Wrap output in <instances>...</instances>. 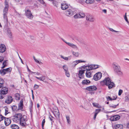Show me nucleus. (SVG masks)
I'll list each match as a JSON object with an SVG mask.
<instances>
[{
	"mask_svg": "<svg viewBox=\"0 0 129 129\" xmlns=\"http://www.w3.org/2000/svg\"><path fill=\"white\" fill-rule=\"evenodd\" d=\"M100 83L102 86L106 85L108 86V88L109 89L115 86L114 83L112 82L110 78L108 77L105 78L103 80L101 81Z\"/></svg>",
	"mask_w": 129,
	"mask_h": 129,
	"instance_id": "f257e3e1",
	"label": "nucleus"
},
{
	"mask_svg": "<svg viewBox=\"0 0 129 129\" xmlns=\"http://www.w3.org/2000/svg\"><path fill=\"white\" fill-rule=\"evenodd\" d=\"M8 0H5V7L3 10V16L4 21L5 22L7 23L8 22L7 17L8 12L9 8L8 3L7 1Z\"/></svg>",
	"mask_w": 129,
	"mask_h": 129,
	"instance_id": "f03ea898",
	"label": "nucleus"
},
{
	"mask_svg": "<svg viewBox=\"0 0 129 129\" xmlns=\"http://www.w3.org/2000/svg\"><path fill=\"white\" fill-rule=\"evenodd\" d=\"M113 66L114 72L116 74L119 76H121L123 75V73L119 65L116 63H114Z\"/></svg>",
	"mask_w": 129,
	"mask_h": 129,
	"instance_id": "7ed1b4c3",
	"label": "nucleus"
},
{
	"mask_svg": "<svg viewBox=\"0 0 129 129\" xmlns=\"http://www.w3.org/2000/svg\"><path fill=\"white\" fill-rule=\"evenodd\" d=\"M25 15L26 17L30 19H32L34 17L31 11L28 7H26L25 9Z\"/></svg>",
	"mask_w": 129,
	"mask_h": 129,
	"instance_id": "20e7f679",
	"label": "nucleus"
},
{
	"mask_svg": "<svg viewBox=\"0 0 129 129\" xmlns=\"http://www.w3.org/2000/svg\"><path fill=\"white\" fill-rule=\"evenodd\" d=\"M26 116L24 115L21 117L19 120L20 124L21 125L24 126L27 124L26 122L27 119Z\"/></svg>",
	"mask_w": 129,
	"mask_h": 129,
	"instance_id": "39448f33",
	"label": "nucleus"
},
{
	"mask_svg": "<svg viewBox=\"0 0 129 129\" xmlns=\"http://www.w3.org/2000/svg\"><path fill=\"white\" fill-rule=\"evenodd\" d=\"M75 13V9L70 7L67 10L65 11V14L67 16H70L73 15Z\"/></svg>",
	"mask_w": 129,
	"mask_h": 129,
	"instance_id": "423d86ee",
	"label": "nucleus"
},
{
	"mask_svg": "<svg viewBox=\"0 0 129 129\" xmlns=\"http://www.w3.org/2000/svg\"><path fill=\"white\" fill-rule=\"evenodd\" d=\"M53 113L55 117L58 120L60 124H61V123L60 121V116L59 110L58 109L55 110H54Z\"/></svg>",
	"mask_w": 129,
	"mask_h": 129,
	"instance_id": "0eeeda50",
	"label": "nucleus"
},
{
	"mask_svg": "<svg viewBox=\"0 0 129 129\" xmlns=\"http://www.w3.org/2000/svg\"><path fill=\"white\" fill-rule=\"evenodd\" d=\"M22 116V115L21 114L18 113L15 114L14 116L12 118L13 121L15 122H17L19 121L21 117Z\"/></svg>",
	"mask_w": 129,
	"mask_h": 129,
	"instance_id": "6e6552de",
	"label": "nucleus"
},
{
	"mask_svg": "<svg viewBox=\"0 0 129 129\" xmlns=\"http://www.w3.org/2000/svg\"><path fill=\"white\" fill-rule=\"evenodd\" d=\"M102 76V73L98 72L96 73L93 76V79L95 81H98L100 79Z\"/></svg>",
	"mask_w": 129,
	"mask_h": 129,
	"instance_id": "1a4fd4ad",
	"label": "nucleus"
},
{
	"mask_svg": "<svg viewBox=\"0 0 129 129\" xmlns=\"http://www.w3.org/2000/svg\"><path fill=\"white\" fill-rule=\"evenodd\" d=\"M63 41L69 46L71 47L72 48L76 50L78 49V48L76 45H75L72 43L67 42L64 40H63Z\"/></svg>",
	"mask_w": 129,
	"mask_h": 129,
	"instance_id": "9d476101",
	"label": "nucleus"
},
{
	"mask_svg": "<svg viewBox=\"0 0 129 129\" xmlns=\"http://www.w3.org/2000/svg\"><path fill=\"white\" fill-rule=\"evenodd\" d=\"M120 118L119 116L117 115H115L112 116L110 118V120L112 121H115L118 120Z\"/></svg>",
	"mask_w": 129,
	"mask_h": 129,
	"instance_id": "9b49d317",
	"label": "nucleus"
},
{
	"mask_svg": "<svg viewBox=\"0 0 129 129\" xmlns=\"http://www.w3.org/2000/svg\"><path fill=\"white\" fill-rule=\"evenodd\" d=\"M8 91V89L6 87H2L1 90V92L3 94H7Z\"/></svg>",
	"mask_w": 129,
	"mask_h": 129,
	"instance_id": "f8f14e48",
	"label": "nucleus"
},
{
	"mask_svg": "<svg viewBox=\"0 0 129 129\" xmlns=\"http://www.w3.org/2000/svg\"><path fill=\"white\" fill-rule=\"evenodd\" d=\"M97 88L94 85L88 87L86 88V89L88 91H93L96 90Z\"/></svg>",
	"mask_w": 129,
	"mask_h": 129,
	"instance_id": "ddd939ff",
	"label": "nucleus"
},
{
	"mask_svg": "<svg viewBox=\"0 0 129 129\" xmlns=\"http://www.w3.org/2000/svg\"><path fill=\"white\" fill-rule=\"evenodd\" d=\"M85 71V70H79L78 76L79 77L80 79L83 78H84L83 74Z\"/></svg>",
	"mask_w": 129,
	"mask_h": 129,
	"instance_id": "4468645a",
	"label": "nucleus"
},
{
	"mask_svg": "<svg viewBox=\"0 0 129 129\" xmlns=\"http://www.w3.org/2000/svg\"><path fill=\"white\" fill-rule=\"evenodd\" d=\"M86 20L90 22H93L94 19L92 16L90 15H87L86 17Z\"/></svg>",
	"mask_w": 129,
	"mask_h": 129,
	"instance_id": "2eb2a0df",
	"label": "nucleus"
},
{
	"mask_svg": "<svg viewBox=\"0 0 129 129\" xmlns=\"http://www.w3.org/2000/svg\"><path fill=\"white\" fill-rule=\"evenodd\" d=\"M6 49V46L4 44H2L0 45V52L3 53L5 52Z\"/></svg>",
	"mask_w": 129,
	"mask_h": 129,
	"instance_id": "dca6fc26",
	"label": "nucleus"
},
{
	"mask_svg": "<svg viewBox=\"0 0 129 129\" xmlns=\"http://www.w3.org/2000/svg\"><path fill=\"white\" fill-rule=\"evenodd\" d=\"M5 123L6 126H8L11 123V120L9 118H6L5 120Z\"/></svg>",
	"mask_w": 129,
	"mask_h": 129,
	"instance_id": "f3484780",
	"label": "nucleus"
},
{
	"mask_svg": "<svg viewBox=\"0 0 129 129\" xmlns=\"http://www.w3.org/2000/svg\"><path fill=\"white\" fill-rule=\"evenodd\" d=\"M23 106V101L22 100L20 101V103L18 104V110H22Z\"/></svg>",
	"mask_w": 129,
	"mask_h": 129,
	"instance_id": "a211bd4d",
	"label": "nucleus"
},
{
	"mask_svg": "<svg viewBox=\"0 0 129 129\" xmlns=\"http://www.w3.org/2000/svg\"><path fill=\"white\" fill-rule=\"evenodd\" d=\"M61 9L63 10H66L67 8H69V7L67 4L63 3L61 4Z\"/></svg>",
	"mask_w": 129,
	"mask_h": 129,
	"instance_id": "6ab92c4d",
	"label": "nucleus"
},
{
	"mask_svg": "<svg viewBox=\"0 0 129 129\" xmlns=\"http://www.w3.org/2000/svg\"><path fill=\"white\" fill-rule=\"evenodd\" d=\"M13 98L11 96H9L7 100L5 101V103L8 104H10L13 101Z\"/></svg>",
	"mask_w": 129,
	"mask_h": 129,
	"instance_id": "aec40b11",
	"label": "nucleus"
},
{
	"mask_svg": "<svg viewBox=\"0 0 129 129\" xmlns=\"http://www.w3.org/2000/svg\"><path fill=\"white\" fill-rule=\"evenodd\" d=\"M92 72V71H90L89 70L86 71L85 74L86 77L88 78L91 77Z\"/></svg>",
	"mask_w": 129,
	"mask_h": 129,
	"instance_id": "412c9836",
	"label": "nucleus"
},
{
	"mask_svg": "<svg viewBox=\"0 0 129 129\" xmlns=\"http://www.w3.org/2000/svg\"><path fill=\"white\" fill-rule=\"evenodd\" d=\"M84 68L86 71L89 70L90 71H92L91 70H93L92 64L85 66Z\"/></svg>",
	"mask_w": 129,
	"mask_h": 129,
	"instance_id": "4be33fe9",
	"label": "nucleus"
},
{
	"mask_svg": "<svg viewBox=\"0 0 129 129\" xmlns=\"http://www.w3.org/2000/svg\"><path fill=\"white\" fill-rule=\"evenodd\" d=\"M83 62H85V61H82L81 60H77L73 62L72 64L73 65L75 66L79 63Z\"/></svg>",
	"mask_w": 129,
	"mask_h": 129,
	"instance_id": "5701e85b",
	"label": "nucleus"
},
{
	"mask_svg": "<svg viewBox=\"0 0 129 129\" xmlns=\"http://www.w3.org/2000/svg\"><path fill=\"white\" fill-rule=\"evenodd\" d=\"M90 81L88 80H85L82 81L81 83L82 85H87L90 83Z\"/></svg>",
	"mask_w": 129,
	"mask_h": 129,
	"instance_id": "b1692460",
	"label": "nucleus"
},
{
	"mask_svg": "<svg viewBox=\"0 0 129 129\" xmlns=\"http://www.w3.org/2000/svg\"><path fill=\"white\" fill-rule=\"evenodd\" d=\"M77 40L81 44L83 45L85 44V42L82 38H78L77 39Z\"/></svg>",
	"mask_w": 129,
	"mask_h": 129,
	"instance_id": "393cba45",
	"label": "nucleus"
},
{
	"mask_svg": "<svg viewBox=\"0 0 129 129\" xmlns=\"http://www.w3.org/2000/svg\"><path fill=\"white\" fill-rule=\"evenodd\" d=\"M114 127L115 129H122L123 126L121 124H117Z\"/></svg>",
	"mask_w": 129,
	"mask_h": 129,
	"instance_id": "a878e982",
	"label": "nucleus"
},
{
	"mask_svg": "<svg viewBox=\"0 0 129 129\" xmlns=\"http://www.w3.org/2000/svg\"><path fill=\"white\" fill-rule=\"evenodd\" d=\"M11 109L13 112H16L18 111L17 106L15 105H13L11 107Z\"/></svg>",
	"mask_w": 129,
	"mask_h": 129,
	"instance_id": "bb28decb",
	"label": "nucleus"
},
{
	"mask_svg": "<svg viewBox=\"0 0 129 129\" xmlns=\"http://www.w3.org/2000/svg\"><path fill=\"white\" fill-rule=\"evenodd\" d=\"M11 128L12 129H18L19 127L16 124H13L11 125Z\"/></svg>",
	"mask_w": 129,
	"mask_h": 129,
	"instance_id": "cd10ccee",
	"label": "nucleus"
},
{
	"mask_svg": "<svg viewBox=\"0 0 129 129\" xmlns=\"http://www.w3.org/2000/svg\"><path fill=\"white\" fill-rule=\"evenodd\" d=\"M117 96H115L114 97V98H111L110 97V96H108L106 97L107 99V101H112L113 100H114L117 98Z\"/></svg>",
	"mask_w": 129,
	"mask_h": 129,
	"instance_id": "c85d7f7f",
	"label": "nucleus"
},
{
	"mask_svg": "<svg viewBox=\"0 0 129 129\" xmlns=\"http://www.w3.org/2000/svg\"><path fill=\"white\" fill-rule=\"evenodd\" d=\"M8 35L10 38H11L12 37V34L11 32L10 29L8 28L7 30Z\"/></svg>",
	"mask_w": 129,
	"mask_h": 129,
	"instance_id": "c756f323",
	"label": "nucleus"
},
{
	"mask_svg": "<svg viewBox=\"0 0 129 129\" xmlns=\"http://www.w3.org/2000/svg\"><path fill=\"white\" fill-rule=\"evenodd\" d=\"M4 82V80L3 79L0 78V88L3 86Z\"/></svg>",
	"mask_w": 129,
	"mask_h": 129,
	"instance_id": "7c9ffc66",
	"label": "nucleus"
},
{
	"mask_svg": "<svg viewBox=\"0 0 129 129\" xmlns=\"http://www.w3.org/2000/svg\"><path fill=\"white\" fill-rule=\"evenodd\" d=\"M60 57L61 58H62L63 59L67 60H70L71 59V57L70 56L67 57H64L62 55H61Z\"/></svg>",
	"mask_w": 129,
	"mask_h": 129,
	"instance_id": "2f4dec72",
	"label": "nucleus"
},
{
	"mask_svg": "<svg viewBox=\"0 0 129 129\" xmlns=\"http://www.w3.org/2000/svg\"><path fill=\"white\" fill-rule=\"evenodd\" d=\"M94 2V0H86L85 2L87 4H91L93 3Z\"/></svg>",
	"mask_w": 129,
	"mask_h": 129,
	"instance_id": "473e14b6",
	"label": "nucleus"
},
{
	"mask_svg": "<svg viewBox=\"0 0 129 129\" xmlns=\"http://www.w3.org/2000/svg\"><path fill=\"white\" fill-rule=\"evenodd\" d=\"M92 69H96L99 67L100 66L98 65L92 64Z\"/></svg>",
	"mask_w": 129,
	"mask_h": 129,
	"instance_id": "72a5a7b5",
	"label": "nucleus"
},
{
	"mask_svg": "<svg viewBox=\"0 0 129 129\" xmlns=\"http://www.w3.org/2000/svg\"><path fill=\"white\" fill-rule=\"evenodd\" d=\"M80 16V18H84L85 16V15L84 13L82 12H80L79 13Z\"/></svg>",
	"mask_w": 129,
	"mask_h": 129,
	"instance_id": "f704fd0d",
	"label": "nucleus"
},
{
	"mask_svg": "<svg viewBox=\"0 0 129 129\" xmlns=\"http://www.w3.org/2000/svg\"><path fill=\"white\" fill-rule=\"evenodd\" d=\"M6 72V71L5 70V69H3V70H0V73L2 75H4L5 74Z\"/></svg>",
	"mask_w": 129,
	"mask_h": 129,
	"instance_id": "c9c22d12",
	"label": "nucleus"
},
{
	"mask_svg": "<svg viewBox=\"0 0 129 129\" xmlns=\"http://www.w3.org/2000/svg\"><path fill=\"white\" fill-rule=\"evenodd\" d=\"M7 60H5L3 62L2 64L3 66L1 68L3 69L5 68L7 66Z\"/></svg>",
	"mask_w": 129,
	"mask_h": 129,
	"instance_id": "e433bc0d",
	"label": "nucleus"
},
{
	"mask_svg": "<svg viewBox=\"0 0 129 129\" xmlns=\"http://www.w3.org/2000/svg\"><path fill=\"white\" fill-rule=\"evenodd\" d=\"M62 68L64 69L65 72L68 70V67L66 65H64L62 67Z\"/></svg>",
	"mask_w": 129,
	"mask_h": 129,
	"instance_id": "4c0bfd02",
	"label": "nucleus"
},
{
	"mask_svg": "<svg viewBox=\"0 0 129 129\" xmlns=\"http://www.w3.org/2000/svg\"><path fill=\"white\" fill-rule=\"evenodd\" d=\"M16 99L17 100H19L20 98V95L18 93H16L15 94Z\"/></svg>",
	"mask_w": 129,
	"mask_h": 129,
	"instance_id": "58836bf2",
	"label": "nucleus"
},
{
	"mask_svg": "<svg viewBox=\"0 0 129 129\" xmlns=\"http://www.w3.org/2000/svg\"><path fill=\"white\" fill-rule=\"evenodd\" d=\"M118 105V104H117V105H114L113 104H110L109 105V106L110 107H112L113 108H116L117 106Z\"/></svg>",
	"mask_w": 129,
	"mask_h": 129,
	"instance_id": "ea45409f",
	"label": "nucleus"
},
{
	"mask_svg": "<svg viewBox=\"0 0 129 129\" xmlns=\"http://www.w3.org/2000/svg\"><path fill=\"white\" fill-rule=\"evenodd\" d=\"M66 118L67 120V122L69 124L70 123V117L69 116H66Z\"/></svg>",
	"mask_w": 129,
	"mask_h": 129,
	"instance_id": "a19ab883",
	"label": "nucleus"
},
{
	"mask_svg": "<svg viewBox=\"0 0 129 129\" xmlns=\"http://www.w3.org/2000/svg\"><path fill=\"white\" fill-rule=\"evenodd\" d=\"M38 79H39L40 80L44 81V80L45 79V77L43 76L41 77H39V78H38Z\"/></svg>",
	"mask_w": 129,
	"mask_h": 129,
	"instance_id": "79ce46f5",
	"label": "nucleus"
},
{
	"mask_svg": "<svg viewBox=\"0 0 129 129\" xmlns=\"http://www.w3.org/2000/svg\"><path fill=\"white\" fill-rule=\"evenodd\" d=\"M73 54L76 57H78L79 56V54L78 52H72Z\"/></svg>",
	"mask_w": 129,
	"mask_h": 129,
	"instance_id": "37998d69",
	"label": "nucleus"
},
{
	"mask_svg": "<svg viewBox=\"0 0 129 129\" xmlns=\"http://www.w3.org/2000/svg\"><path fill=\"white\" fill-rule=\"evenodd\" d=\"M129 101V94L127 95L125 98V101L128 102Z\"/></svg>",
	"mask_w": 129,
	"mask_h": 129,
	"instance_id": "c03bdc74",
	"label": "nucleus"
},
{
	"mask_svg": "<svg viewBox=\"0 0 129 129\" xmlns=\"http://www.w3.org/2000/svg\"><path fill=\"white\" fill-rule=\"evenodd\" d=\"M80 16L79 13H77L74 16V18H79Z\"/></svg>",
	"mask_w": 129,
	"mask_h": 129,
	"instance_id": "a18cd8bd",
	"label": "nucleus"
},
{
	"mask_svg": "<svg viewBox=\"0 0 129 129\" xmlns=\"http://www.w3.org/2000/svg\"><path fill=\"white\" fill-rule=\"evenodd\" d=\"M6 72H10L12 70V68H8L6 69H5Z\"/></svg>",
	"mask_w": 129,
	"mask_h": 129,
	"instance_id": "49530a36",
	"label": "nucleus"
},
{
	"mask_svg": "<svg viewBox=\"0 0 129 129\" xmlns=\"http://www.w3.org/2000/svg\"><path fill=\"white\" fill-rule=\"evenodd\" d=\"M65 72L66 76L67 77H69L70 76V74L68 70L67 71V72L66 71Z\"/></svg>",
	"mask_w": 129,
	"mask_h": 129,
	"instance_id": "de8ad7c7",
	"label": "nucleus"
},
{
	"mask_svg": "<svg viewBox=\"0 0 129 129\" xmlns=\"http://www.w3.org/2000/svg\"><path fill=\"white\" fill-rule=\"evenodd\" d=\"M6 118V117L3 116L2 115H0V122L4 119H5Z\"/></svg>",
	"mask_w": 129,
	"mask_h": 129,
	"instance_id": "09e8293b",
	"label": "nucleus"
},
{
	"mask_svg": "<svg viewBox=\"0 0 129 129\" xmlns=\"http://www.w3.org/2000/svg\"><path fill=\"white\" fill-rule=\"evenodd\" d=\"M45 119H43L42 121V127L43 129L44 126V124L45 123Z\"/></svg>",
	"mask_w": 129,
	"mask_h": 129,
	"instance_id": "8fccbe9b",
	"label": "nucleus"
},
{
	"mask_svg": "<svg viewBox=\"0 0 129 129\" xmlns=\"http://www.w3.org/2000/svg\"><path fill=\"white\" fill-rule=\"evenodd\" d=\"M49 118L50 119V120L51 121V123H52V122H53V119L54 118V117H53L52 116L50 115L49 116Z\"/></svg>",
	"mask_w": 129,
	"mask_h": 129,
	"instance_id": "3c124183",
	"label": "nucleus"
},
{
	"mask_svg": "<svg viewBox=\"0 0 129 129\" xmlns=\"http://www.w3.org/2000/svg\"><path fill=\"white\" fill-rule=\"evenodd\" d=\"M101 109H96L95 110V113L98 114L101 111Z\"/></svg>",
	"mask_w": 129,
	"mask_h": 129,
	"instance_id": "603ef678",
	"label": "nucleus"
},
{
	"mask_svg": "<svg viewBox=\"0 0 129 129\" xmlns=\"http://www.w3.org/2000/svg\"><path fill=\"white\" fill-rule=\"evenodd\" d=\"M122 92V90L121 89L119 90L118 92V95L119 96L120 95Z\"/></svg>",
	"mask_w": 129,
	"mask_h": 129,
	"instance_id": "864d4df0",
	"label": "nucleus"
},
{
	"mask_svg": "<svg viewBox=\"0 0 129 129\" xmlns=\"http://www.w3.org/2000/svg\"><path fill=\"white\" fill-rule=\"evenodd\" d=\"M39 86L38 85L35 84L34 86V88L35 89H37L39 88Z\"/></svg>",
	"mask_w": 129,
	"mask_h": 129,
	"instance_id": "5fc2aeb1",
	"label": "nucleus"
},
{
	"mask_svg": "<svg viewBox=\"0 0 129 129\" xmlns=\"http://www.w3.org/2000/svg\"><path fill=\"white\" fill-rule=\"evenodd\" d=\"M1 93H0V99L2 100L4 98V96Z\"/></svg>",
	"mask_w": 129,
	"mask_h": 129,
	"instance_id": "6e6d98bb",
	"label": "nucleus"
},
{
	"mask_svg": "<svg viewBox=\"0 0 129 129\" xmlns=\"http://www.w3.org/2000/svg\"><path fill=\"white\" fill-rule=\"evenodd\" d=\"M53 4L54 6H56L57 5V2L55 1H53Z\"/></svg>",
	"mask_w": 129,
	"mask_h": 129,
	"instance_id": "4d7b16f0",
	"label": "nucleus"
},
{
	"mask_svg": "<svg viewBox=\"0 0 129 129\" xmlns=\"http://www.w3.org/2000/svg\"><path fill=\"white\" fill-rule=\"evenodd\" d=\"M109 30L110 31H114L115 32H118V31H116V30H114L112 28H109Z\"/></svg>",
	"mask_w": 129,
	"mask_h": 129,
	"instance_id": "13d9d810",
	"label": "nucleus"
},
{
	"mask_svg": "<svg viewBox=\"0 0 129 129\" xmlns=\"http://www.w3.org/2000/svg\"><path fill=\"white\" fill-rule=\"evenodd\" d=\"M35 61L37 63H39V64H42L41 62H40L39 61L37 60L36 59L35 60Z\"/></svg>",
	"mask_w": 129,
	"mask_h": 129,
	"instance_id": "bf43d9fd",
	"label": "nucleus"
},
{
	"mask_svg": "<svg viewBox=\"0 0 129 129\" xmlns=\"http://www.w3.org/2000/svg\"><path fill=\"white\" fill-rule=\"evenodd\" d=\"M4 58L3 57L0 56V62H2L4 60Z\"/></svg>",
	"mask_w": 129,
	"mask_h": 129,
	"instance_id": "052dcab7",
	"label": "nucleus"
},
{
	"mask_svg": "<svg viewBox=\"0 0 129 129\" xmlns=\"http://www.w3.org/2000/svg\"><path fill=\"white\" fill-rule=\"evenodd\" d=\"M33 105V103H32V102L31 101L30 102V105L29 106V107H31V108H32Z\"/></svg>",
	"mask_w": 129,
	"mask_h": 129,
	"instance_id": "680f3d73",
	"label": "nucleus"
},
{
	"mask_svg": "<svg viewBox=\"0 0 129 129\" xmlns=\"http://www.w3.org/2000/svg\"><path fill=\"white\" fill-rule=\"evenodd\" d=\"M8 113V111L7 110L5 109V115H6Z\"/></svg>",
	"mask_w": 129,
	"mask_h": 129,
	"instance_id": "e2e57ef3",
	"label": "nucleus"
},
{
	"mask_svg": "<svg viewBox=\"0 0 129 129\" xmlns=\"http://www.w3.org/2000/svg\"><path fill=\"white\" fill-rule=\"evenodd\" d=\"M39 1H40V3L42 4H44L45 3L43 1V0H40Z\"/></svg>",
	"mask_w": 129,
	"mask_h": 129,
	"instance_id": "0e129e2a",
	"label": "nucleus"
},
{
	"mask_svg": "<svg viewBox=\"0 0 129 129\" xmlns=\"http://www.w3.org/2000/svg\"><path fill=\"white\" fill-rule=\"evenodd\" d=\"M97 114H95V113L94 115V117H93V119L94 120H95L96 118V116L97 115Z\"/></svg>",
	"mask_w": 129,
	"mask_h": 129,
	"instance_id": "69168bd1",
	"label": "nucleus"
},
{
	"mask_svg": "<svg viewBox=\"0 0 129 129\" xmlns=\"http://www.w3.org/2000/svg\"><path fill=\"white\" fill-rule=\"evenodd\" d=\"M124 19H125L126 21L127 22H128V20L127 19V17L126 16V15L124 17Z\"/></svg>",
	"mask_w": 129,
	"mask_h": 129,
	"instance_id": "338daca9",
	"label": "nucleus"
},
{
	"mask_svg": "<svg viewBox=\"0 0 129 129\" xmlns=\"http://www.w3.org/2000/svg\"><path fill=\"white\" fill-rule=\"evenodd\" d=\"M126 127L128 128H129V122H128L126 124Z\"/></svg>",
	"mask_w": 129,
	"mask_h": 129,
	"instance_id": "774afa93",
	"label": "nucleus"
}]
</instances>
